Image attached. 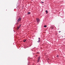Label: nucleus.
<instances>
[{
	"instance_id": "obj_14",
	"label": "nucleus",
	"mask_w": 65,
	"mask_h": 65,
	"mask_svg": "<svg viewBox=\"0 0 65 65\" xmlns=\"http://www.w3.org/2000/svg\"><path fill=\"white\" fill-rule=\"evenodd\" d=\"M41 2L42 3H43V2Z\"/></svg>"
},
{
	"instance_id": "obj_15",
	"label": "nucleus",
	"mask_w": 65,
	"mask_h": 65,
	"mask_svg": "<svg viewBox=\"0 0 65 65\" xmlns=\"http://www.w3.org/2000/svg\"><path fill=\"white\" fill-rule=\"evenodd\" d=\"M31 0V1H33V0Z\"/></svg>"
},
{
	"instance_id": "obj_12",
	"label": "nucleus",
	"mask_w": 65,
	"mask_h": 65,
	"mask_svg": "<svg viewBox=\"0 0 65 65\" xmlns=\"http://www.w3.org/2000/svg\"><path fill=\"white\" fill-rule=\"evenodd\" d=\"M40 38H39V39H39V40H40Z\"/></svg>"
},
{
	"instance_id": "obj_13",
	"label": "nucleus",
	"mask_w": 65,
	"mask_h": 65,
	"mask_svg": "<svg viewBox=\"0 0 65 65\" xmlns=\"http://www.w3.org/2000/svg\"><path fill=\"white\" fill-rule=\"evenodd\" d=\"M61 31H59V33H60V32H61Z\"/></svg>"
},
{
	"instance_id": "obj_9",
	"label": "nucleus",
	"mask_w": 65,
	"mask_h": 65,
	"mask_svg": "<svg viewBox=\"0 0 65 65\" xmlns=\"http://www.w3.org/2000/svg\"><path fill=\"white\" fill-rule=\"evenodd\" d=\"M40 41V40H38V41H37L38 42H39Z\"/></svg>"
},
{
	"instance_id": "obj_7",
	"label": "nucleus",
	"mask_w": 65,
	"mask_h": 65,
	"mask_svg": "<svg viewBox=\"0 0 65 65\" xmlns=\"http://www.w3.org/2000/svg\"><path fill=\"white\" fill-rule=\"evenodd\" d=\"M44 27H45V28H46V25H44Z\"/></svg>"
},
{
	"instance_id": "obj_5",
	"label": "nucleus",
	"mask_w": 65,
	"mask_h": 65,
	"mask_svg": "<svg viewBox=\"0 0 65 65\" xmlns=\"http://www.w3.org/2000/svg\"><path fill=\"white\" fill-rule=\"evenodd\" d=\"M45 12H46V14L48 13V12H47V11L46 10V11H45Z\"/></svg>"
},
{
	"instance_id": "obj_6",
	"label": "nucleus",
	"mask_w": 65,
	"mask_h": 65,
	"mask_svg": "<svg viewBox=\"0 0 65 65\" xmlns=\"http://www.w3.org/2000/svg\"><path fill=\"white\" fill-rule=\"evenodd\" d=\"M27 14H30V12H28V13H27Z\"/></svg>"
},
{
	"instance_id": "obj_10",
	"label": "nucleus",
	"mask_w": 65,
	"mask_h": 65,
	"mask_svg": "<svg viewBox=\"0 0 65 65\" xmlns=\"http://www.w3.org/2000/svg\"><path fill=\"white\" fill-rule=\"evenodd\" d=\"M26 41V40H24L23 42H25Z\"/></svg>"
},
{
	"instance_id": "obj_3",
	"label": "nucleus",
	"mask_w": 65,
	"mask_h": 65,
	"mask_svg": "<svg viewBox=\"0 0 65 65\" xmlns=\"http://www.w3.org/2000/svg\"><path fill=\"white\" fill-rule=\"evenodd\" d=\"M40 60V57H38V62H39V60Z\"/></svg>"
},
{
	"instance_id": "obj_1",
	"label": "nucleus",
	"mask_w": 65,
	"mask_h": 65,
	"mask_svg": "<svg viewBox=\"0 0 65 65\" xmlns=\"http://www.w3.org/2000/svg\"><path fill=\"white\" fill-rule=\"evenodd\" d=\"M21 19H22V18H21V17H19L18 19L17 22H20V21H21Z\"/></svg>"
},
{
	"instance_id": "obj_4",
	"label": "nucleus",
	"mask_w": 65,
	"mask_h": 65,
	"mask_svg": "<svg viewBox=\"0 0 65 65\" xmlns=\"http://www.w3.org/2000/svg\"><path fill=\"white\" fill-rule=\"evenodd\" d=\"M20 27H21V25H20L18 27L17 29H19L20 28Z\"/></svg>"
},
{
	"instance_id": "obj_2",
	"label": "nucleus",
	"mask_w": 65,
	"mask_h": 65,
	"mask_svg": "<svg viewBox=\"0 0 65 65\" xmlns=\"http://www.w3.org/2000/svg\"><path fill=\"white\" fill-rule=\"evenodd\" d=\"M37 21L38 23H39L40 21L39 19L38 18L37 19Z\"/></svg>"
},
{
	"instance_id": "obj_8",
	"label": "nucleus",
	"mask_w": 65,
	"mask_h": 65,
	"mask_svg": "<svg viewBox=\"0 0 65 65\" xmlns=\"http://www.w3.org/2000/svg\"><path fill=\"white\" fill-rule=\"evenodd\" d=\"M37 54H39V52H37Z\"/></svg>"
},
{
	"instance_id": "obj_11",
	"label": "nucleus",
	"mask_w": 65,
	"mask_h": 65,
	"mask_svg": "<svg viewBox=\"0 0 65 65\" xmlns=\"http://www.w3.org/2000/svg\"><path fill=\"white\" fill-rule=\"evenodd\" d=\"M56 57H58V55H57L56 56Z\"/></svg>"
}]
</instances>
